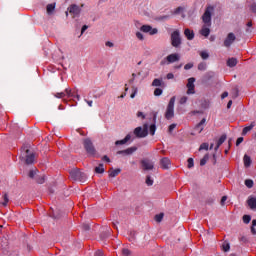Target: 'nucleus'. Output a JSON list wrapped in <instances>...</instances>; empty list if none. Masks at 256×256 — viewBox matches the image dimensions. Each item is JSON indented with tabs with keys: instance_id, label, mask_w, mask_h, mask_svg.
<instances>
[{
	"instance_id": "1",
	"label": "nucleus",
	"mask_w": 256,
	"mask_h": 256,
	"mask_svg": "<svg viewBox=\"0 0 256 256\" xmlns=\"http://www.w3.org/2000/svg\"><path fill=\"white\" fill-rule=\"evenodd\" d=\"M213 11H215V7L213 6H208L205 9L204 14L202 15V22L204 25L202 26V29L200 30V35L203 37H209L211 34V17L213 15Z\"/></svg>"
},
{
	"instance_id": "2",
	"label": "nucleus",
	"mask_w": 256,
	"mask_h": 256,
	"mask_svg": "<svg viewBox=\"0 0 256 256\" xmlns=\"http://www.w3.org/2000/svg\"><path fill=\"white\" fill-rule=\"evenodd\" d=\"M20 159L21 161H24L26 165H33L35 161V153L31 152V150H29V146L25 145L21 148Z\"/></svg>"
},
{
	"instance_id": "3",
	"label": "nucleus",
	"mask_w": 256,
	"mask_h": 256,
	"mask_svg": "<svg viewBox=\"0 0 256 256\" xmlns=\"http://www.w3.org/2000/svg\"><path fill=\"white\" fill-rule=\"evenodd\" d=\"M70 177L73 179V181H80V183H85L87 181V174L79 169L71 170Z\"/></svg>"
},
{
	"instance_id": "4",
	"label": "nucleus",
	"mask_w": 256,
	"mask_h": 256,
	"mask_svg": "<svg viewBox=\"0 0 256 256\" xmlns=\"http://www.w3.org/2000/svg\"><path fill=\"white\" fill-rule=\"evenodd\" d=\"M134 135L138 139H145L149 135V124H144L143 127H136L134 129Z\"/></svg>"
},
{
	"instance_id": "5",
	"label": "nucleus",
	"mask_w": 256,
	"mask_h": 256,
	"mask_svg": "<svg viewBox=\"0 0 256 256\" xmlns=\"http://www.w3.org/2000/svg\"><path fill=\"white\" fill-rule=\"evenodd\" d=\"M165 119H173V117H175V96H173L166 108V112H165Z\"/></svg>"
},
{
	"instance_id": "6",
	"label": "nucleus",
	"mask_w": 256,
	"mask_h": 256,
	"mask_svg": "<svg viewBox=\"0 0 256 256\" xmlns=\"http://www.w3.org/2000/svg\"><path fill=\"white\" fill-rule=\"evenodd\" d=\"M181 59L178 53L169 54L166 58L161 60L160 65H171V63H177Z\"/></svg>"
},
{
	"instance_id": "7",
	"label": "nucleus",
	"mask_w": 256,
	"mask_h": 256,
	"mask_svg": "<svg viewBox=\"0 0 256 256\" xmlns=\"http://www.w3.org/2000/svg\"><path fill=\"white\" fill-rule=\"evenodd\" d=\"M83 145H84V149H85L86 153L88 155H90L91 157H93L96 153V150H95V146L93 145V142L91 141V139H89V138L84 139Z\"/></svg>"
},
{
	"instance_id": "8",
	"label": "nucleus",
	"mask_w": 256,
	"mask_h": 256,
	"mask_svg": "<svg viewBox=\"0 0 256 256\" xmlns=\"http://www.w3.org/2000/svg\"><path fill=\"white\" fill-rule=\"evenodd\" d=\"M171 45L175 48L181 47V34L179 33V30H175L171 34Z\"/></svg>"
},
{
	"instance_id": "9",
	"label": "nucleus",
	"mask_w": 256,
	"mask_h": 256,
	"mask_svg": "<svg viewBox=\"0 0 256 256\" xmlns=\"http://www.w3.org/2000/svg\"><path fill=\"white\" fill-rule=\"evenodd\" d=\"M68 12L72 15L73 19H75V17H79V15H81V7L77 4H72L68 7Z\"/></svg>"
},
{
	"instance_id": "10",
	"label": "nucleus",
	"mask_w": 256,
	"mask_h": 256,
	"mask_svg": "<svg viewBox=\"0 0 256 256\" xmlns=\"http://www.w3.org/2000/svg\"><path fill=\"white\" fill-rule=\"evenodd\" d=\"M237 40V36L233 32L228 33L227 37L224 40V47L229 49L233 43Z\"/></svg>"
},
{
	"instance_id": "11",
	"label": "nucleus",
	"mask_w": 256,
	"mask_h": 256,
	"mask_svg": "<svg viewBox=\"0 0 256 256\" xmlns=\"http://www.w3.org/2000/svg\"><path fill=\"white\" fill-rule=\"evenodd\" d=\"M141 166L144 171H153L155 164L149 159L141 160Z\"/></svg>"
},
{
	"instance_id": "12",
	"label": "nucleus",
	"mask_w": 256,
	"mask_h": 256,
	"mask_svg": "<svg viewBox=\"0 0 256 256\" xmlns=\"http://www.w3.org/2000/svg\"><path fill=\"white\" fill-rule=\"evenodd\" d=\"M140 31H142V33H149V35H157V33H159V30L153 28L151 25H142Z\"/></svg>"
},
{
	"instance_id": "13",
	"label": "nucleus",
	"mask_w": 256,
	"mask_h": 256,
	"mask_svg": "<svg viewBox=\"0 0 256 256\" xmlns=\"http://www.w3.org/2000/svg\"><path fill=\"white\" fill-rule=\"evenodd\" d=\"M187 87V95H195V78L191 77L188 79Z\"/></svg>"
},
{
	"instance_id": "14",
	"label": "nucleus",
	"mask_w": 256,
	"mask_h": 256,
	"mask_svg": "<svg viewBox=\"0 0 256 256\" xmlns=\"http://www.w3.org/2000/svg\"><path fill=\"white\" fill-rule=\"evenodd\" d=\"M155 123H157V112L153 113V124L149 127L150 135L152 136L155 135V132L157 131V126Z\"/></svg>"
},
{
	"instance_id": "15",
	"label": "nucleus",
	"mask_w": 256,
	"mask_h": 256,
	"mask_svg": "<svg viewBox=\"0 0 256 256\" xmlns=\"http://www.w3.org/2000/svg\"><path fill=\"white\" fill-rule=\"evenodd\" d=\"M161 169H169L171 167V160L168 157H164L160 160Z\"/></svg>"
},
{
	"instance_id": "16",
	"label": "nucleus",
	"mask_w": 256,
	"mask_h": 256,
	"mask_svg": "<svg viewBox=\"0 0 256 256\" xmlns=\"http://www.w3.org/2000/svg\"><path fill=\"white\" fill-rule=\"evenodd\" d=\"M207 122V119L203 118L194 128V131H197L198 133H202L205 129V123Z\"/></svg>"
},
{
	"instance_id": "17",
	"label": "nucleus",
	"mask_w": 256,
	"mask_h": 256,
	"mask_svg": "<svg viewBox=\"0 0 256 256\" xmlns=\"http://www.w3.org/2000/svg\"><path fill=\"white\" fill-rule=\"evenodd\" d=\"M184 35L186 37V39H188V41H193V39H195V32H193V30L186 28L184 30Z\"/></svg>"
},
{
	"instance_id": "18",
	"label": "nucleus",
	"mask_w": 256,
	"mask_h": 256,
	"mask_svg": "<svg viewBox=\"0 0 256 256\" xmlns=\"http://www.w3.org/2000/svg\"><path fill=\"white\" fill-rule=\"evenodd\" d=\"M225 141H227V135L223 134L217 141L214 151H219V148L225 143Z\"/></svg>"
},
{
	"instance_id": "19",
	"label": "nucleus",
	"mask_w": 256,
	"mask_h": 256,
	"mask_svg": "<svg viewBox=\"0 0 256 256\" xmlns=\"http://www.w3.org/2000/svg\"><path fill=\"white\" fill-rule=\"evenodd\" d=\"M247 204L252 209V211H255L256 209V198L253 196H250L247 200Z\"/></svg>"
},
{
	"instance_id": "20",
	"label": "nucleus",
	"mask_w": 256,
	"mask_h": 256,
	"mask_svg": "<svg viewBox=\"0 0 256 256\" xmlns=\"http://www.w3.org/2000/svg\"><path fill=\"white\" fill-rule=\"evenodd\" d=\"M131 141V135L127 134L124 139L115 142V145H125V143Z\"/></svg>"
},
{
	"instance_id": "21",
	"label": "nucleus",
	"mask_w": 256,
	"mask_h": 256,
	"mask_svg": "<svg viewBox=\"0 0 256 256\" xmlns=\"http://www.w3.org/2000/svg\"><path fill=\"white\" fill-rule=\"evenodd\" d=\"M237 63H239V61L237 60V58H229L227 60V66L228 67H237Z\"/></svg>"
},
{
	"instance_id": "22",
	"label": "nucleus",
	"mask_w": 256,
	"mask_h": 256,
	"mask_svg": "<svg viewBox=\"0 0 256 256\" xmlns=\"http://www.w3.org/2000/svg\"><path fill=\"white\" fill-rule=\"evenodd\" d=\"M253 127H255V122H252L249 126H246L242 130V135L245 136L249 131L253 130Z\"/></svg>"
},
{
	"instance_id": "23",
	"label": "nucleus",
	"mask_w": 256,
	"mask_h": 256,
	"mask_svg": "<svg viewBox=\"0 0 256 256\" xmlns=\"http://www.w3.org/2000/svg\"><path fill=\"white\" fill-rule=\"evenodd\" d=\"M243 161H244V167H251V157L247 154L244 155V158H243Z\"/></svg>"
},
{
	"instance_id": "24",
	"label": "nucleus",
	"mask_w": 256,
	"mask_h": 256,
	"mask_svg": "<svg viewBox=\"0 0 256 256\" xmlns=\"http://www.w3.org/2000/svg\"><path fill=\"white\" fill-rule=\"evenodd\" d=\"M119 173H121V169H113L111 168L109 170V177H117V175H119Z\"/></svg>"
},
{
	"instance_id": "25",
	"label": "nucleus",
	"mask_w": 256,
	"mask_h": 256,
	"mask_svg": "<svg viewBox=\"0 0 256 256\" xmlns=\"http://www.w3.org/2000/svg\"><path fill=\"white\" fill-rule=\"evenodd\" d=\"M46 11L48 15H53V11H55V3L53 4H48L46 6Z\"/></svg>"
},
{
	"instance_id": "26",
	"label": "nucleus",
	"mask_w": 256,
	"mask_h": 256,
	"mask_svg": "<svg viewBox=\"0 0 256 256\" xmlns=\"http://www.w3.org/2000/svg\"><path fill=\"white\" fill-rule=\"evenodd\" d=\"M163 86V80L159 78H155L152 82V87H162Z\"/></svg>"
},
{
	"instance_id": "27",
	"label": "nucleus",
	"mask_w": 256,
	"mask_h": 256,
	"mask_svg": "<svg viewBox=\"0 0 256 256\" xmlns=\"http://www.w3.org/2000/svg\"><path fill=\"white\" fill-rule=\"evenodd\" d=\"M95 173L102 174L105 173V167L103 164H99L97 167H95Z\"/></svg>"
},
{
	"instance_id": "28",
	"label": "nucleus",
	"mask_w": 256,
	"mask_h": 256,
	"mask_svg": "<svg viewBox=\"0 0 256 256\" xmlns=\"http://www.w3.org/2000/svg\"><path fill=\"white\" fill-rule=\"evenodd\" d=\"M185 12V7L179 6L173 11V15H179Z\"/></svg>"
},
{
	"instance_id": "29",
	"label": "nucleus",
	"mask_w": 256,
	"mask_h": 256,
	"mask_svg": "<svg viewBox=\"0 0 256 256\" xmlns=\"http://www.w3.org/2000/svg\"><path fill=\"white\" fill-rule=\"evenodd\" d=\"M135 151H137V147L133 146V147L125 149L124 153H126V155H133V153H135Z\"/></svg>"
},
{
	"instance_id": "30",
	"label": "nucleus",
	"mask_w": 256,
	"mask_h": 256,
	"mask_svg": "<svg viewBox=\"0 0 256 256\" xmlns=\"http://www.w3.org/2000/svg\"><path fill=\"white\" fill-rule=\"evenodd\" d=\"M207 161H209L208 154L204 155V157L200 160V166L203 167V166L207 165Z\"/></svg>"
},
{
	"instance_id": "31",
	"label": "nucleus",
	"mask_w": 256,
	"mask_h": 256,
	"mask_svg": "<svg viewBox=\"0 0 256 256\" xmlns=\"http://www.w3.org/2000/svg\"><path fill=\"white\" fill-rule=\"evenodd\" d=\"M36 183H38L39 185H43V183H45V176L44 175L37 176Z\"/></svg>"
},
{
	"instance_id": "32",
	"label": "nucleus",
	"mask_w": 256,
	"mask_h": 256,
	"mask_svg": "<svg viewBox=\"0 0 256 256\" xmlns=\"http://www.w3.org/2000/svg\"><path fill=\"white\" fill-rule=\"evenodd\" d=\"M242 219L245 225H249V223H251V215H244Z\"/></svg>"
},
{
	"instance_id": "33",
	"label": "nucleus",
	"mask_w": 256,
	"mask_h": 256,
	"mask_svg": "<svg viewBox=\"0 0 256 256\" xmlns=\"http://www.w3.org/2000/svg\"><path fill=\"white\" fill-rule=\"evenodd\" d=\"M207 69V63L201 62L198 64V71H205Z\"/></svg>"
},
{
	"instance_id": "34",
	"label": "nucleus",
	"mask_w": 256,
	"mask_h": 256,
	"mask_svg": "<svg viewBox=\"0 0 256 256\" xmlns=\"http://www.w3.org/2000/svg\"><path fill=\"white\" fill-rule=\"evenodd\" d=\"M255 227H256V219L252 220V226L250 228V231H251L252 235H256Z\"/></svg>"
},
{
	"instance_id": "35",
	"label": "nucleus",
	"mask_w": 256,
	"mask_h": 256,
	"mask_svg": "<svg viewBox=\"0 0 256 256\" xmlns=\"http://www.w3.org/2000/svg\"><path fill=\"white\" fill-rule=\"evenodd\" d=\"M244 183H245L246 187H248V189H252V187L254 185L253 180H251V179H246Z\"/></svg>"
},
{
	"instance_id": "36",
	"label": "nucleus",
	"mask_w": 256,
	"mask_h": 256,
	"mask_svg": "<svg viewBox=\"0 0 256 256\" xmlns=\"http://www.w3.org/2000/svg\"><path fill=\"white\" fill-rule=\"evenodd\" d=\"M154 95H155V97H160V95H163V89H161V88H156V89L154 90Z\"/></svg>"
},
{
	"instance_id": "37",
	"label": "nucleus",
	"mask_w": 256,
	"mask_h": 256,
	"mask_svg": "<svg viewBox=\"0 0 256 256\" xmlns=\"http://www.w3.org/2000/svg\"><path fill=\"white\" fill-rule=\"evenodd\" d=\"M203 150H205V151L209 150V144L208 143H202L200 145L199 151H203Z\"/></svg>"
},
{
	"instance_id": "38",
	"label": "nucleus",
	"mask_w": 256,
	"mask_h": 256,
	"mask_svg": "<svg viewBox=\"0 0 256 256\" xmlns=\"http://www.w3.org/2000/svg\"><path fill=\"white\" fill-rule=\"evenodd\" d=\"M4 202L2 203L3 207H7V204L9 203V195L4 194L3 196Z\"/></svg>"
},
{
	"instance_id": "39",
	"label": "nucleus",
	"mask_w": 256,
	"mask_h": 256,
	"mask_svg": "<svg viewBox=\"0 0 256 256\" xmlns=\"http://www.w3.org/2000/svg\"><path fill=\"white\" fill-rule=\"evenodd\" d=\"M200 57L204 60L209 59V53L207 51L200 52Z\"/></svg>"
},
{
	"instance_id": "40",
	"label": "nucleus",
	"mask_w": 256,
	"mask_h": 256,
	"mask_svg": "<svg viewBox=\"0 0 256 256\" xmlns=\"http://www.w3.org/2000/svg\"><path fill=\"white\" fill-rule=\"evenodd\" d=\"M187 161H188V169H193L195 165L193 158H188Z\"/></svg>"
},
{
	"instance_id": "41",
	"label": "nucleus",
	"mask_w": 256,
	"mask_h": 256,
	"mask_svg": "<svg viewBox=\"0 0 256 256\" xmlns=\"http://www.w3.org/2000/svg\"><path fill=\"white\" fill-rule=\"evenodd\" d=\"M189 100V98L187 96H182L179 100L180 105H185V103H187V101Z\"/></svg>"
},
{
	"instance_id": "42",
	"label": "nucleus",
	"mask_w": 256,
	"mask_h": 256,
	"mask_svg": "<svg viewBox=\"0 0 256 256\" xmlns=\"http://www.w3.org/2000/svg\"><path fill=\"white\" fill-rule=\"evenodd\" d=\"M163 213H160L158 215L155 216V221H157V223H161V221H163Z\"/></svg>"
},
{
	"instance_id": "43",
	"label": "nucleus",
	"mask_w": 256,
	"mask_h": 256,
	"mask_svg": "<svg viewBox=\"0 0 256 256\" xmlns=\"http://www.w3.org/2000/svg\"><path fill=\"white\" fill-rule=\"evenodd\" d=\"M132 94L130 95V97H131V99H135V96L137 95V91H138V89H137V87H135V86H133L132 87Z\"/></svg>"
},
{
	"instance_id": "44",
	"label": "nucleus",
	"mask_w": 256,
	"mask_h": 256,
	"mask_svg": "<svg viewBox=\"0 0 256 256\" xmlns=\"http://www.w3.org/2000/svg\"><path fill=\"white\" fill-rule=\"evenodd\" d=\"M146 185H148V187H151V185H153V179H151V176L146 177Z\"/></svg>"
},
{
	"instance_id": "45",
	"label": "nucleus",
	"mask_w": 256,
	"mask_h": 256,
	"mask_svg": "<svg viewBox=\"0 0 256 256\" xmlns=\"http://www.w3.org/2000/svg\"><path fill=\"white\" fill-rule=\"evenodd\" d=\"M54 97H56L57 99H63V97H65V92H58L54 94Z\"/></svg>"
},
{
	"instance_id": "46",
	"label": "nucleus",
	"mask_w": 256,
	"mask_h": 256,
	"mask_svg": "<svg viewBox=\"0 0 256 256\" xmlns=\"http://www.w3.org/2000/svg\"><path fill=\"white\" fill-rule=\"evenodd\" d=\"M122 254L124 256H131V250L124 248V249H122Z\"/></svg>"
},
{
	"instance_id": "47",
	"label": "nucleus",
	"mask_w": 256,
	"mask_h": 256,
	"mask_svg": "<svg viewBox=\"0 0 256 256\" xmlns=\"http://www.w3.org/2000/svg\"><path fill=\"white\" fill-rule=\"evenodd\" d=\"M136 37L137 39H139V41H143V39H145V37L143 36V33L141 32H136Z\"/></svg>"
},
{
	"instance_id": "48",
	"label": "nucleus",
	"mask_w": 256,
	"mask_h": 256,
	"mask_svg": "<svg viewBox=\"0 0 256 256\" xmlns=\"http://www.w3.org/2000/svg\"><path fill=\"white\" fill-rule=\"evenodd\" d=\"M184 69H185V71H189V69H193V63H187V64L184 66Z\"/></svg>"
},
{
	"instance_id": "49",
	"label": "nucleus",
	"mask_w": 256,
	"mask_h": 256,
	"mask_svg": "<svg viewBox=\"0 0 256 256\" xmlns=\"http://www.w3.org/2000/svg\"><path fill=\"white\" fill-rule=\"evenodd\" d=\"M65 93H66L67 97H74V94H72L71 89H69V88L65 89Z\"/></svg>"
},
{
	"instance_id": "50",
	"label": "nucleus",
	"mask_w": 256,
	"mask_h": 256,
	"mask_svg": "<svg viewBox=\"0 0 256 256\" xmlns=\"http://www.w3.org/2000/svg\"><path fill=\"white\" fill-rule=\"evenodd\" d=\"M229 249H231V246L229 245V243L223 244V251H224L225 253H227V251H229Z\"/></svg>"
},
{
	"instance_id": "51",
	"label": "nucleus",
	"mask_w": 256,
	"mask_h": 256,
	"mask_svg": "<svg viewBox=\"0 0 256 256\" xmlns=\"http://www.w3.org/2000/svg\"><path fill=\"white\" fill-rule=\"evenodd\" d=\"M82 229H83L84 231H89V229H91V226H90L89 224H83V225H82Z\"/></svg>"
},
{
	"instance_id": "52",
	"label": "nucleus",
	"mask_w": 256,
	"mask_h": 256,
	"mask_svg": "<svg viewBox=\"0 0 256 256\" xmlns=\"http://www.w3.org/2000/svg\"><path fill=\"white\" fill-rule=\"evenodd\" d=\"M28 177H30V179H33L35 177V170H30Z\"/></svg>"
},
{
	"instance_id": "53",
	"label": "nucleus",
	"mask_w": 256,
	"mask_h": 256,
	"mask_svg": "<svg viewBox=\"0 0 256 256\" xmlns=\"http://www.w3.org/2000/svg\"><path fill=\"white\" fill-rule=\"evenodd\" d=\"M167 19H169V15H164L159 17L160 21H167Z\"/></svg>"
},
{
	"instance_id": "54",
	"label": "nucleus",
	"mask_w": 256,
	"mask_h": 256,
	"mask_svg": "<svg viewBox=\"0 0 256 256\" xmlns=\"http://www.w3.org/2000/svg\"><path fill=\"white\" fill-rule=\"evenodd\" d=\"M175 127H177V124H171L168 128V131L171 133V131H173Z\"/></svg>"
},
{
	"instance_id": "55",
	"label": "nucleus",
	"mask_w": 256,
	"mask_h": 256,
	"mask_svg": "<svg viewBox=\"0 0 256 256\" xmlns=\"http://www.w3.org/2000/svg\"><path fill=\"white\" fill-rule=\"evenodd\" d=\"M102 161H106L107 163H111V159L107 157V155H104L102 157Z\"/></svg>"
},
{
	"instance_id": "56",
	"label": "nucleus",
	"mask_w": 256,
	"mask_h": 256,
	"mask_svg": "<svg viewBox=\"0 0 256 256\" xmlns=\"http://www.w3.org/2000/svg\"><path fill=\"white\" fill-rule=\"evenodd\" d=\"M243 141V137H239L237 140H236V145L237 147H239V145H241V142Z\"/></svg>"
},
{
	"instance_id": "57",
	"label": "nucleus",
	"mask_w": 256,
	"mask_h": 256,
	"mask_svg": "<svg viewBox=\"0 0 256 256\" xmlns=\"http://www.w3.org/2000/svg\"><path fill=\"white\" fill-rule=\"evenodd\" d=\"M250 9H251L252 13H256V4H252L250 6Z\"/></svg>"
},
{
	"instance_id": "58",
	"label": "nucleus",
	"mask_w": 256,
	"mask_h": 256,
	"mask_svg": "<svg viewBox=\"0 0 256 256\" xmlns=\"http://www.w3.org/2000/svg\"><path fill=\"white\" fill-rule=\"evenodd\" d=\"M86 29H89V26H87V25L82 26L81 35H83V33H85Z\"/></svg>"
},
{
	"instance_id": "59",
	"label": "nucleus",
	"mask_w": 256,
	"mask_h": 256,
	"mask_svg": "<svg viewBox=\"0 0 256 256\" xmlns=\"http://www.w3.org/2000/svg\"><path fill=\"white\" fill-rule=\"evenodd\" d=\"M175 75H173V73H168L166 76V79H174Z\"/></svg>"
},
{
	"instance_id": "60",
	"label": "nucleus",
	"mask_w": 256,
	"mask_h": 256,
	"mask_svg": "<svg viewBox=\"0 0 256 256\" xmlns=\"http://www.w3.org/2000/svg\"><path fill=\"white\" fill-rule=\"evenodd\" d=\"M87 103L88 107H93V100H85Z\"/></svg>"
},
{
	"instance_id": "61",
	"label": "nucleus",
	"mask_w": 256,
	"mask_h": 256,
	"mask_svg": "<svg viewBox=\"0 0 256 256\" xmlns=\"http://www.w3.org/2000/svg\"><path fill=\"white\" fill-rule=\"evenodd\" d=\"M94 256H103V251L101 250L96 251Z\"/></svg>"
},
{
	"instance_id": "62",
	"label": "nucleus",
	"mask_w": 256,
	"mask_h": 256,
	"mask_svg": "<svg viewBox=\"0 0 256 256\" xmlns=\"http://www.w3.org/2000/svg\"><path fill=\"white\" fill-rule=\"evenodd\" d=\"M105 45H106V47H114V44H113V42H111V41H107V42L105 43Z\"/></svg>"
},
{
	"instance_id": "63",
	"label": "nucleus",
	"mask_w": 256,
	"mask_h": 256,
	"mask_svg": "<svg viewBox=\"0 0 256 256\" xmlns=\"http://www.w3.org/2000/svg\"><path fill=\"white\" fill-rule=\"evenodd\" d=\"M225 201H227V196L221 198V205H225Z\"/></svg>"
},
{
	"instance_id": "64",
	"label": "nucleus",
	"mask_w": 256,
	"mask_h": 256,
	"mask_svg": "<svg viewBox=\"0 0 256 256\" xmlns=\"http://www.w3.org/2000/svg\"><path fill=\"white\" fill-rule=\"evenodd\" d=\"M137 117H142V119H145V114H143V112H138Z\"/></svg>"
}]
</instances>
